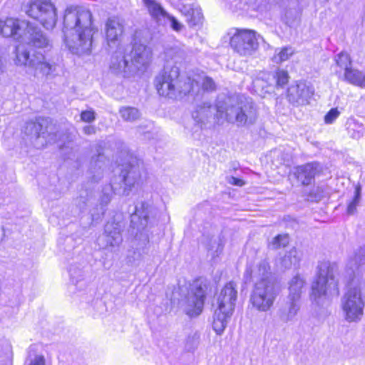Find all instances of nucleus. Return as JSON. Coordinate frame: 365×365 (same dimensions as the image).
<instances>
[{
    "label": "nucleus",
    "instance_id": "f257e3e1",
    "mask_svg": "<svg viewBox=\"0 0 365 365\" xmlns=\"http://www.w3.org/2000/svg\"><path fill=\"white\" fill-rule=\"evenodd\" d=\"M63 41L73 53L90 55L98 32L91 10L82 5H70L63 16Z\"/></svg>",
    "mask_w": 365,
    "mask_h": 365
},
{
    "label": "nucleus",
    "instance_id": "f03ea898",
    "mask_svg": "<svg viewBox=\"0 0 365 365\" xmlns=\"http://www.w3.org/2000/svg\"><path fill=\"white\" fill-rule=\"evenodd\" d=\"M22 9L29 19L46 30L56 25L58 12L51 0H29L22 5Z\"/></svg>",
    "mask_w": 365,
    "mask_h": 365
},
{
    "label": "nucleus",
    "instance_id": "7ed1b4c3",
    "mask_svg": "<svg viewBox=\"0 0 365 365\" xmlns=\"http://www.w3.org/2000/svg\"><path fill=\"white\" fill-rule=\"evenodd\" d=\"M209 287L210 282L202 277H197L192 281L188 294L184 299L187 316L195 317L202 312Z\"/></svg>",
    "mask_w": 365,
    "mask_h": 365
},
{
    "label": "nucleus",
    "instance_id": "20e7f679",
    "mask_svg": "<svg viewBox=\"0 0 365 365\" xmlns=\"http://www.w3.org/2000/svg\"><path fill=\"white\" fill-rule=\"evenodd\" d=\"M276 297L272 283L269 279L262 278L255 283L249 302L252 309L266 312L272 308Z\"/></svg>",
    "mask_w": 365,
    "mask_h": 365
},
{
    "label": "nucleus",
    "instance_id": "39448f33",
    "mask_svg": "<svg viewBox=\"0 0 365 365\" xmlns=\"http://www.w3.org/2000/svg\"><path fill=\"white\" fill-rule=\"evenodd\" d=\"M153 57L152 50L146 45L135 42L132 43L131 49L128 53H124L123 58L116 63H113L111 68L117 71L126 72L129 63L133 65L140 64L143 68L151 62Z\"/></svg>",
    "mask_w": 365,
    "mask_h": 365
},
{
    "label": "nucleus",
    "instance_id": "423d86ee",
    "mask_svg": "<svg viewBox=\"0 0 365 365\" xmlns=\"http://www.w3.org/2000/svg\"><path fill=\"white\" fill-rule=\"evenodd\" d=\"M180 77V70L175 66L164 68L155 78L154 85L158 94L163 98L172 99L176 97V84Z\"/></svg>",
    "mask_w": 365,
    "mask_h": 365
},
{
    "label": "nucleus",
    "instance_id": "0eeeda50",
    "mask_svg": "<svg viewBox=\"0 0 365 365\" xmlns=\"http://www.w3.org/2000/svg\"><path fill=\"white\" fill-rule=\"evenodd\" d=\"M238 297L237 284L234 281H230L222 286L219 292L215 294V311L220 314L231 317L235 311Z\"/></svg>",
    "mask_w": 365,
    "mask_h": 365
},
{
    "label": "nucleus",
    "instance_id": "6e6552de",
    "mask_svg": "<svg viewBox=\"0 0 365 365\" xmlns=\"http://www.w3.org/2000/svg\"><path fill=\"white\" fill-rule=\"evenodd\" d=\"M345 318L349 322H355L363 315L364 302L359 288L349 289L344 294L341 304Z\"/></svg>",
    "mask_w": 365,
    "mask_h": 365
},
{
    "label": "nucleus",
    "instance_id": "1a4fd4ad",
    "mask_svg": "<svg viewBox=\"0 0 365 365\" xmlns=\"http://www.w3.org/2000/svg\"><path fill=\"white\" fill-rule=\"evenodd\" d=\"M232 48L241 56L250 54L257 49L256 32L247 29H237L230 39Z\"/></svg>",
    "mask_w": 365,
    "mask_h": 365
},
{
    "label": "nucleus",
    "instance_id": "9d476101",
    "mask_svg": "<svg viewBox=\"0 0 365 365\" xmlns=\"http://www.w3.org/2000/svg\"><path fill=\"white\" fill-rule=\"evenodd\" d=\"M329 294H339L338 280L332 274L318 275L312 284L311 295L317 299Z\"/></svg>",
    "mask_w": 365,
    "mask_h": 365
},
{
    "label": "nucleus",
    "instance_id": "9b49d317",
    "mask_svg": "<svg viewBox=\"0 0 365 365\" xmlns=\"http://www.w3.org/2000/svg\"><path fill=\"white\" fill-rule=\"evenodd\" d=\"M314 94L312 86L307 84L305 81H296L294 85L287 90V98L290 103L299 101L308 103V100Z\"/></svg>",
    "mask_w": 365,
    "mask_h": 365
},
{
    "label": "nucleus",
    "instance_id": "f8f14e48",
    "mask_svg": "<svg viewBox=\"0 0 365 365\" xmlns=\"http://www.w3.org/2000/svg\"><path fill=\"white\" fill-rule=\"evenodd\" d=\"M322 173L319 165L314 162L307 163L295 168L294 176L303 186L311 185L316 176Z\"/></svg>",
    "mask_w": 365,
    "mask_h": 365
},
{
    "label": "nucleus",
    "instance_id": "ddd939ff",
    "mask_svg": "<svg viewBox=\"0 0 365 365\" xmlns=\"http://www.w3.org/2000/svg\"><path fill=\"white\" fill-rule=\"evenodd\" d=\"M124 32V24L118 17L113 16L106 20L105 23V39L108 45L118 41Z\"/></svg>",
    "mask_w": 365,
    "mask_h": 365
},
{
    "label": "nucleus",
    "instance_id": "4468645a",
    "mask_svg": "<svg viewBox=\"0 0 365 365\" xmlns=\"http://www.w3.org/2000/svg\"><path fill=\"white\" fill-rule=\"evenodd\" d=\"M34 57V63H31V67L34 68L35 76L47 77L55 71L56 64L47 61L43 54L36 52Z\"/></svg>",
    "mask_w": 365,
    "mask_h": 365
},
{
    "label": "nucleus",
    "instance_id": "2eb2a0df",
    "mask_svg": "<svg viewBox=\"0 0 365 365\" xmlns=\"http://www.w3.org/2000/svg\"><path fill=\"white\" fill-rule=\"evenodd\" d=\"M21 26L20 20L14 17L0 19V34L4 38H16L19 36Z\"/></svg>",
    "mask_w": 365,
    "mask_h": 365
},
{
    "label": "nucleus",
    "instance_id": "dca6fc26",
    "mask_svg": "<svg viewBox=\"0 0 365 365\" xmlns=\"http://www.w3.org/2000/svg\"><path fill=\"white\" fill-rule=\"evenodd\" d=\"M26 30L31 35L29 43L32 46L37 48H43L48 46L47 38L41 31H36V26H33L31 23L29 21L26 24Z\"/></svg>",
    "mask_w": 365,
    "mask_h": 365
},
{
    "label": "nucleus",
    "instance_id": "f3484780",
    "mask_svg": "<svg viewBox=\"0 0 365 365\" xmlns=\"http://www.w3.org/2000/svg\"><path fill=\"white\" fill-rule=\"evenodd\" d=\"M344 80L349 83L359 86L365 87V73L351 67L344 73Z\"/></svg>",
    "mask_w": 365,
    "mask_h": 365
},
{
    "label": "nucleus",
    "instance_id": "a211bd4d",
    "mask_svg": "<svg viewBox=\"0 0 365 365\" xmlns=\"http://www.w3.org/2000/svg\"><path fill=\"white\" fill-rule=\"evenodd\" d=\"M145 6L147 7L148 11L150 16L158 21L161 18H166L168 13L161 6V5L157 3L154 0H143Z\"/></svg>",
    "mask_w": 365,
    "mask_h": 365
},
{
    "label": "nucleus",
    "instance_id": "6ab92c4d",
    "mask_svg": "<svg viewBox=\"0 0 365 365\" xmlns=\"http://www.w3.org/2000/svg\"><path fill=\"white\" fill-rule=\"evenodd\" d=\"M305 286L304 280L299 275L294 276L290 281L289 284V296L292 300H299L302 289Z\"/></svg>",
    "mask_w": 365,
    "mask_h": 365
},
{
    "label": "nucleus",
    "instance_id": "aec40b11",
    "mask_svg": "<svg viewBox=\"0 0 365 365\" xmlns=\"http://www.w3.org/2000/svg\"><path fill=\"white\" fill-rule=\"evenodd\" d=\"M14 63L17 66H31V63H34V60H30V53L27 50L21 51L19 46L15 48Z\"/></svg>",
    "mask_w": 365,
    "mask_h": 365
},
{
    "label": "nucleus",
    "instance_id": "412c9836",
    "mask_svg": "<svg viewBox=\"0 0 365 365\" xmlns=\"http://www.w3.org/2000/svg\"><path fill=\"white\" fill-rule=\"evenodd\" d=\"M186 17V21L190 27L195 26L202 23L203 19L202 14L200 11L190 8L184 13Z\"/></svg>",
    "mask_w": 365,
    "mask_h": 365
},
{
    "label": "nucleus",
    "instance_id": "4be33fe9",
    "mask_svg": "<svg viewBox=\"0 0 365 365\" xmlns=\"http://www.w3.org/2000/svg\"><path fill=\"white\" fill-rule=\"evenodd\" d=\"M230 317L220 314L218 311L215 310L212 327L217 334H221L223 332L226 327L227 319Z\"/></svg>",
    "mask_w": 365,
    "mask_h": 365
},
{
    "label": "nucleus",
    "instance_id": "5701e85b",
    "mask_svg": "<svg viewBox=\"0 0 365 365\" xmlns=\"http://www.w3.org/2000/svg\"><path fill=\"white\" fill-rule=\"evenodd\" d=\"M289 242L290 237L289 234H278L273 237L269 243V246H271L273 250H278L287 247L289 245Z\"/></svg>",
    "mask_w": 365,
    "mask_h": 365
},
{
    "label": "nucleus",
    "instance_id": "b1692460",
    "mask_svg": "<svg viewBox=\"0 0 365 365\" xmlns=\"http://www.w3.org/2000/svg\"><path fill=\"white\" fill-rule=\"evenodd\" d=\"M335 63L339 68L344 70L345 72L351 67L352 60L348 53L341 51L337 55Z\"/></svg>",
    "mask_w": 365,
    "mask_h": 365
},
{
    "label": "nucleus",
    "instance_id": "393cba45",
    "mask_svg": "<svg viewBox=\"0 0 365 365\" xmlns=\"http://www.w3.org/2000/svg\"><path fill=\"white\" fill-rule=\"evenodd\" d=\"M274 79L277 88H284L289 81V73L286 70L279 68L274 72Z\"/></svg>",
    "mask_w": 365,
    "mask_h": 365
},
{
    "label": "nucleus",
    "instance_id": "a878e982",
    "mask_svg": "<svg viewBox=\"0 0 365 365\" xmlns=\"http://www.w3.org/2000/svg\"><path fill=\"white\" fill-rule=\"evenodd\" d=\"M120 113L126 121H134L139 117L138 110L133 107H123L120 109Z\"/></svg>",
    "mask_w": 365,
    "mask_h": 365
},
{
    "label": "nucleus",
    "instance_id": "bb28decb",
    "mask_svg": "<svg viewBox=\"0 0 365 365\" xmlns=\"http://www.w3.org/2000/svg\"><path fill=\"white\" fill-rule=\"evenodd\" d=\"M339 115L340 112L338 110L337 108H331L324 117V123L326 124L333 123Z\"/></svg>",
    "mask_w": 365,
    "mask_h": 365
},
{
    "label": "nucleus",
    "instance_id": "cd10ccee",
    "mask_svg": "<svg viewBox=\"0 0 365 365\" xmlns=\"http://www.w3.org/2000/svg\"><path fill=\"white\" fill-rule=\"evenodd\" d=\"M81 120L85 123H91L96 119V113L93 109L81 111L80 114Z\"/></svg>",
    "mask_w": 365,
    "mask_h": 365
},
{
    "label": "nucleus",
    "instance_id": "c85d7f7f",
    "mask_svg": "<svg viewBox=\"0 0 365 365\" xmlns=\"http://www.w3.org/2000/svg\"><path fill=\"white\" fill-rule=\"evenodd\" d=\"M202 88L206 91H214L216 89V86L212 78L206 76L203 79Z\"/></svg>",
    "mask_w": 365,
    "mask_h": 365
},
{
    "label": "nucleus",
    "instance_id": "c756f323",
    "mask_svg": "<svg viewBox=\"0 0 365 365\" xmlns=\"http://www.w3.org/2000/svg\"><path fill=\"white\" fill-rule=\"evenodd\" d=\"M290 48L288 47H283L278 53L279 61L280 62L286 61L293 54V51H289Z\"/></svg>",
    "mask_w": 365,
    "mask_h": 365
},
{
    "label": "nucleus",
    "instance_id": "7c9ffc66",
    "mask_svg": "<svg viewBox=\"0 0 365 365\" xmlns=\"http://www.w3.org/2000/svg\"><path fill=\"white\" fill-rule=\"evenodd\" d=\"M170 21L172 29L175 31H180L182 29V25L178 21V20L173 16L168 14L166 16Z\"/></svg>",
    "mask_w": 365,
    "mask_h": 365
},
{
    "label": "nucleus",
    "instance_id": "2f4dec72",
    "mask_svg": "<svg viewBox=\"0 0 365 365\" xmlns=\"http://www.w3.org/2000/svg\"><path fill=\"white\" fill-rule=\"evenodd\" d=\"M235 119L237 122L245 124L247 121V116L246 113L240 109V110H239L236 114Z\"/></svg>",
    "mask_w": 365,
    "mask_h": 365
},
{
    "label": "nucleus",
    "instance_id": "473e14b6",
    "mask_svg": "<svg viewBox=\"0 0 365 365\" xmlns=\"http://www.w3.org/2000/svg\"><path fill=\"white\" fill-rule=\"evenodd\" d=\"M290 299V304L289 307V313L292 315L296 314L299 310V305L296 303L297 300H292L291 297L289 295Z\"/></svg>",
    "mask_w": 365,
    "mask_h": 365
},
{
    "label": "nucleus",
    "instance_id": "72a5a7b5",
    "mask_svg": "<svg viewBox=\"0 0 365 365\" xmlns=\"http://www.w3.org/2000/svg\"><path fill=\"white\" fill-rule=\"evenodd\" d=\"M228 182L230 185L238 187H242L245 185V182L242 179L237 178L233 176L230 177Z\"/></svg>",
    "mask_w": 365,
    "mask_h": 365
},
{
    "label": "nucleus",
    "instance_id": "f704fd0d",
    "mask_svg": "<svg viewBox=\"0 0 365 365\" xmlns=\"http://www.w3.org/2000/svg\"><path fill=\"white\" fill-rule=\"evenodd\" d=\"M31 365H45L44 357L43 356H36Z\"/></svg>",
    "mask_w": 365,
    "mask_h": 365
},
{
    "label": "nucleus",
    "instance_id": "c9c22d12",
    "mask_svg": "<svg viewBox=\"0 0 365 365\" xmlns=\"http://www.w3.org/2000/svg\"><path fill=\"white\" fill-rule=\"evenodd\" d=\"M83 131L86 134L90 135L96 132V128L93 126H86L83 128Z\"/></svg>",
    "mask_w": 365,
    "mask_h": 365
},
{
    "label": "nucleus",
    "instance_id": "e433bc0d",
    "mask_svg": "<svg viewBox=\"0 0 365 365\" xmlns=\"http://www.w3.org/2000/svg\"><path fill=\"white\" fill-rule=\"evenodd\" d=\"M360 197V188L357 187L355 191V195L354 197V202H357Z\"/></svg>",
    "mask_w": 365,
    "mask_h": 365
},
{
    "label": "nucleus",
    "instance_id": "4c0bfd02",
    "mask_svg": "<svg viewBox=\"0 0 365 365\" xmlns=\"http://www.w3.org/2000/svg\"><path fill=\"white\" fill-rule=\"evenodd\" d=\"M291 251H294L295 252H297V250L295 248H293Z\"/></svg>",
    "mask_w": 365,
    "mask_h": 365
}]
</instances>
